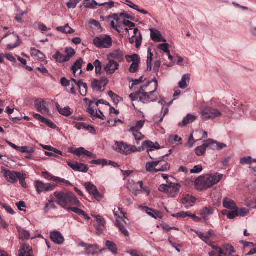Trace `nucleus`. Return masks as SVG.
Instances as JSON below:
<instances>
[{"instance_id":"1","label":"nucleus","mask_w":256,"mask_h":256,"mask_svg":"<svg viewBox=\"0 0 256 256\" xmlns=\"http://www.w3.org/2000/svg\"><path fill=\"white\" fill-rule=\"evenodd\" d=\"M54 196L56 198V202L66 210H68L70 206H80V200L72 192H56Z\"/></svg>"},{"instance_id":"2","label":"nucleus","mask_w":256,"mask_h":256,"mask_svg":"<svg viewBox=\"0 0 256 256\" xmlns=\"http://www.w3.org/2000/svg\"><path fill=\"white\" fill-rule=\"evenodd\" d=\"M150 157L154 161L146 163V170L147 172L156 173L160 172H166L170 169L169 164L164 160V156L156 158L150 154Z\"/></svg>"},{"instance_id":"3","label":"nucleus","mask_w":256,"mask_h":256,"mask_svg":"<svg viewBox=\"0 0 256 256\" xmlns=\"http://www.w3.org/2000/svg\"><path fill=\"white\" fill-rule=\"evenodd\" d=\"M223 174L217 173L211 175L200 176L196 180L195 184L200 186L205 190L211 188L217 184L222 178Z\"/></svg>"},{"instance_id":"4","label":"nucleus","mask_w":256,"mask_h":256,"mask_svg":"<svg viewBox=\"0 0 256 256\" xmlns=\"http://www.w3.org/2000/svg\"><path fill=\"white\" fill-rule=\"evenodd\" d=\"M113 148L118 152L125 155H128L136 151H141L140 148H136V146L129 145L123 142H116Z\"/></svg>"},{"instance_id":"5","label":"nucleus","mask_w":256,"mask_h":256,"mask_svg":"<svg viewBox=\"0 0 256 256\" xmlns=\"http://www.w3.org/2000/svg\"><path fill=\"white\" fill-rule=\"evenodd\" d=\"M93 44L99 48H109L112 46V40L110 36H100L94 38Z\"/></svg>"},{"instance_id":"6","label":"nucleus","mask_w":256,"mask_h":256,"mask_svg":"<svg viewBox=\"0 0 256 256\" xmlns=\"http://www.w3.org/2000/svg\"><path fill=\"white\" fill-rule=\"evenodd\" d=\"M201 114L202 119L204 120H207L220 117L222 116V113L217 109L208 107L202 110Z\"/></svg>"},{"instance_id":"7","label":"nucleus","mask_w":256,"mask_h":256,"mask_svg":"<svg viewBox=\"0 0 256 256\" xmlns=\"http://www.w3.org/2000/svg\"><path fill=\"white\" fill-rule=\"evenodd\" d=\"M79 246L84 248V250L87 254H92V256L94 254H98L104 250V249H102L98 251L99 248L97 244H87L84 242L80 243Z\"/></svg>"},{"instance_id":"8","label":"nucleus","mask_w":256,"mask_h":256,"mask_svg":"<svg viewBox=\"0 0 256 256\" xmlns=\"http://www.w3.org/2000/svg\"><path fill=\"white\" fill-rule=\"evenodd\" d=\"M35 186L37 192L40 194L42 192H49L54 190L56 186L50 184H44L40 181H36Z\"/></svg>"},{"instance_id":"9","label":"nucleus","mask_w":256,"mask_h":256,"mask_svg":"<svg viewBox=\"0 0 256 256\" xmlns=\"http://www.w3.org/2000/svg\"><path fill=\"white\" fill-rule=\"evenodd\" d=\"M68 165L73 170L82 172H86L88 170V166L84 164L76 162H68Z\"/></svg>"},{"instance_id":"10","label":"nucleus","mask_w":256,"mask_h":256,"mask_svg":"<svg viewBox=\"0 0 256 256\" xmlns=\"http://www.w3.org/2000/svg\"><path fill=\"white\" fill-rule=\"evenodd\" d=\"M108 60H113L116 61L118 64L122 62L124 60V53L122 51L116 50L110 53L107 56Z\"/></svg>"},{"instance_id":"11","label":"nucleus","mask_w":256,"mask_h":256,"mask_svg":"<svg viewBox=\"0 0 256 256\" xmlns=\"http://www.w3.org/2000/svg\"><path fill=\"white\" fill-rule=\"evenodd\" d=\"M141 150H144V148H147V152L150 155V152L155 150H158L160 148V146L158 142H153L150 140H146L143 142L142 144V148H140Z\"/></svg>"},{"instance_id":"12","label":"nucleus","mask_w":256,"mask_h":256,"mask_svg":"<svg viewBox=\"0 0 256 256\" xmlns=\"http://www.w3.org/2000/svg\"><path fill=\"white\" fill-rule=\"evenodd\" d=\"M84 186L86 188L90 194L92 195L96 199L102 198V196L99 192L96 187L94 184L90 182H86Z\"/></svg>"},{"instance_id":"13","label":"nucleus","mask_w":256,"mask_h":256,"mask_svg":"<svg viewBox=\"0 0 256 256\" xmlns=\"http://www.w3.org/2000/svg\"><path fill=\"white\" fill-rule=\"evenodd\" d=\"M109 62L104 67V70L108 74H113L116 70H118L119 64L118 62L113 60H108Z\"/></svg>"},{"instance_id":"14","label":"nucleus","mask_w":256,"mask_h":256,"mask_svg":"<svg viewBox=\"0 0 256 256\" xmlns=\"http://www.w3.org/2000/svg\"><path fill=\"white\" fill-rule=\"evenodd\" d=\"M92 216L96 218L98 223L97 225L95 226L96 232L98 234H100L102 232L105 228L106 221L100 215H92Z\"/></svg>"},{"instance_id":"15","label":"nucleus","mask_w":256,"mask_h":256,"mask_svg":"<svg viewBox=\"0 0 256 256\" xmlns=\"http://www.w3.org/2000/svg\"><path fill=\"white\" fill-rule=\"evenodd\" d=\"M4 176L11 183L14 184L18 181V177L20 176V172H15L9 170H4Z\"/></svg>"},{"instance_id":"16","label":"nucleus","mask_w":256,"mask_h":256,"mask_svg":"<svg viewBox=\"0 0 256 256\" xmlns=\"http://www.w3.org/2000/svg\"><path fill=\"white\" fill-rule=\"evenodd\" d=\"M50 237L52 240L56 244H62L64 242V238L58 231L55 230L50 232Z\"/></svg>"},{"instance_id":"17","label":"nucleus","mask_w":256,"mask_h":256,"mask_svg":"<svg viewBox=\"0 0 256 256\" xmlns=\"http://www.w3.org/2000/svg\"><path fill=\"white\" fill-rule=\"evenodd\" d=\"M180 186L179 184L170 182L168 196L172 198L176 197L180 192Z\"/></svg>"},{"instance_id":"18","label":"nucleus","mask_w":256,"mask_h":256,"mask_svg":"<svg viewBox=\"0 0 256 256\" xmlns=\"http://www.w3.org/2000/svg\"><path fill=\"white\" fill-rule=\"evenodd\" d=\"M35 106L38 111L42 114H46L49 112L48 108L46 106V102L42 99H38L35 102Z\"/></svg>"},{"instance_id":"19","label":"nucleus","mask_w":256,"mask_h":256,"mask_svg":"<svg viewBox=\"0 0 256 256\" xmlns=\"http://www.w3.org/2000/svg\"><path fill=\"white\" fill-rule=\"evenodd\" d=\"M32 248L24 243H22L19 250L18 256H33Z\"/></svg>"},{"instance_id":"20","label":"nucleus","mask_w":256,"mask_h":256,"mask_svg":"<svg viewBox=\"0 0 256 256\" xmlns=\"http://www.w3.org/2000/svg\"><path fill=\"white\" fill-rule=\"evenodd\" d=\"M153 94H150V92H144L141 90L140 95V100L144 104L149 103L151 102H154L156 98H153Z\"/></svg>"},{"instance_id":"21","label":"nucleus","mask_w":256,"mask_h":256,"mask_svg":"<svg viewBox=\"0 0 256 256\" xmlns=\"http://www.w3.org/2000/svg\"><path fill=\"white\" fill-rule=\"evenodd\" d=\"M131 58H132V63L130 66L129 71L132 73H134L138 70V66L140 62V59L138 55L136 54H132Z\"/></svg>"},{"instance_id":"22","label":"nucleus","mask_w":256,"mask_h":256,"mask_svg":"<svg viewBox=\"0 0 256 256\" xmlns=\"http://www.w3.org/2000/svg\"><path fill=\"white\" fill-rule=\"evenodd\" d=\"M150 38L156 42H166V40L162 36L161 33L158 30L153 28L150 29Z\"/></svg>"},{"instance_id":"23","label":"nucleus","mask_w":256,"mask_h":256,"mask_svg":"<svg viewBox=\"0 0 256 256\" xmlns=\"http://www.w3.org/2000/svg\"><path fill=\"white\" fill-rule=\"evenodd\" d=\"M34 117L38 120L40 122L45 124L48 127L55 129L56 128V124H55L52 121L44 118L39 114H34Z\"/></svg>"},{"instance_id":"24","label":"nucleus","mask_w":256,"mask_h":256,"mask_svg":"<svg viewBox=\"0 0 256 256\" xmlns=\"http://www.w3.org/2000/svg\"><path fill=\"white\" fill-rule=\"evenodd\" d=\"M56 108L58 112L65 116H69L72 114V110H71L69 106H66L64 108H62L58 103L56 104Z\"/></svg>"},{"instance_id":"25","label":"nucleus","mask_w":256,"mask_h":256,"mask_svg":"<svg viewBox=\"0 0 256 256\" xmlns=\"http://www.w3.org/2000/svg\"><path fill=\"white\" fill-rule=\"evenodd\" d=\"M84 62L82 58H80L72 66V72L74 73V74L75 76H80L82 73V70H80V72L79 73L76 74V72L78 69H81L82 66V64Z\"/></svg>"},{"instance_id":"26","label":"nucleus","mask_w":256,"mask_h":256,"mask_svg":"<svg viewBox=\"0 0 256 256\" xmlns=\"http://www.w3.org/2000/svg\"><path fill=\"white\" fill-rule=\"evenodd\" d=\"M196 120V116L191 114H188L184 117L182 122L179 123L178 126L180 127L184 126L188 124L194 122Z\"/></svg>"},{"instance_id":"27","label":"nucleus","mask_w":256,"mask_h":256,"mask_svg":"<svg viewBox=\"0 0 256 256\" xmlns=\"http://www.w3.org/2000/svg\"><path fill=\"white\" fill-rule=\"evenodd\" d=\"M223 206L224 208L229 210H235L238 208L234 202L228 198H225L223 200Z\"/></svg>"},{"instance_id":"28","label":"nucleus","mask_w":256,"mask_h":256,"mask_svg":"<svg viewBox=\"0 0 256 256\" xmlns=\"http://www.w3.org/2000/svg\"><path fill=\"white\" fill-rule=\"evenodd\" d=\"M30 52L32 56H34L38 58L39 60L42 62L46 58L44 55L39 50L35 48H32Z\"/></svg>"},{"instance_id":"29","label":"nucleus","mask_w":256,"mask_h":256,"mask_svg":"<svg viewBox=\"0 0 256 256\" xmlns=\"http://www.w3.org/2000/svg\"><path fill=\"white\" fill-rule=\"evenodd\" d=\"M224 210L222 211V214L224 216H226L229 219H234L236 216H238V208L235 210Z\"/></svg>"},{"instance_id":"30","label":"nucleus","mask_w":256,"mask_h":256,"mask_svg":"<svg viewBox=\"0 0 256 256\" xmlns=\"http://www.w3.org/2000/svg\"><path fill=\"white\" fill-rule=\"evenodd\" d=\"M193 232H194L197 236L204 242H206L208 245H211V240L208 238V236L205 235L202 232L199 230H192Z\"/></svg>"},{"instance_id":"31","label":"nucleus","mask_w":256,"mask_h":256,"mask_svg":"<svg viewBox=\"0 0 256 256\" xmlns=\"http://www.w3.org/2000/svg\"><path fill=\"white\" fill-rule=\"evenodd\" d=\"M52 58L56 60V62L59 63H63L64 62H68V58L66 57L65 56L62 54L59 51L53 55Z\"/></svg>"},{"instance_id":"32","label":"nucleus","mask_w":256,"mask_h":256,"mask_svg":"<svg viewBox=\"0 0 256 256\" xmlns=\"http://www.w3.org/2000/svg\"><path fill=\"white\" fill-rule=\"evenodd\" d=\"M190 75L188 74L183 75L181 80L178 82V86L182 89H185L187 86L186 80L189 82Z\"/></svg>"},{"instance_id":"33","label":"nucleus","mask_w":256,"mask_h":256,"mask_svg":"<svg viewBox=\"0 0 256 256\" xmlns=\"http://www.w3.org/2000/svg\"><path fill=\"white\" fill-rule=\"evenodd\" d=\"M142 36L141 34H139L138 37H136V36H133L132 38H130V42L131 44H134V42H136V48H138L142 44Z\"/></svg>"},{"instance_id":"34","label":"nucleus","mask_w":256,"mask_h":256,"mask_svg":"<svg viewBox=\"0 0 256 256\" xmlns=\"http://www.w3.org/2000/svg\"><path fill=\"white\" fill-rule=\"evenodd\" d=\"M18 231L20 234V238L22 240H28L30 238L29 231L26 230L22 228H18Z\"/></svg>"},{"instance_id":"35","label":"nucleus","mask_w":256,"mask_h":256,"mask_svg":"<svg viewBox=\"0 0 256 256\" xmlns=\"http://www.w3.org/2000/svg\"><path fill=\"white\" fill-rule=\"evenodd\" d=\"M100 3H98L95 0H84L83 2L84 6L86 8H93L96 6H99V4Z\"/></svg>"},{"instance_id":"36","label":"nucleus","mask_w":256,"mask_h":256,"mask_svg":"<svg viewBox=\"0 0 256 256\" xmlns=\"http://www.w3.org/2000/svg\"><path fill=\"white\" fill-rule=\"evenodd\" d=\"M78 86L79 88V91L80 94L82 96H85L88 90V86L85 82H81L78 84Z\"/></svg>"},{"instance_id":"37","label":"nucleus","mask_w":256,"mask_h":256,"mask_svg":"<svg viewBox=\"0 0 256 256\" xmlns=\"http://www.w3.org/2000/svg\"><path fill=\"white\" fill-rule=\"evenodd\" d=\"M208 147V146L206 144V143H204L202 145L198 146L195 149L196 150V154L198 156H201L204 155L206 150V148Z\"/></svg>"},{"instance_id":"38","label":"nucleus","mask_w":256,"mask_h":256,"mask_svg":"<svg viewBox=\"0 0 256 256\" xmlns=\"http://www.w3.org/2000/svg\"><path fill=\"white\" fill-rule=\"evenodd\" d=\"M92 87L94 89L96 90L102 92L104 90V88L102 89L104 87L102 84L100 82V81L98 80L94 79L93 80L92 84Z\"/></svg>"},{"instance_id":"39","label":"nucleus","mask_w":256,"mask_h":256,"mask_svg":"<svg viewBox=\"0 0 256 256\" xmlns=\"http://www.w3.org/2000/svg\"><path fill=\"white\" fill-rule=\"evenodd\" d=\"M130 132H132V135L137 141V144H138V141L142 140L144 138V136L140 132L139 130L130 129Z\"/></svg>"},{"instance_id":"40","label":"nucleus","mask_w":256,"mask_h":256,"mask_svg":"<svg viewBox=\"0 0 256 256\" xmlns=\"http://www.w3.org/2000/svg\"><path fill=\"white\" fill-rule=\"evenodd\" d=\"M152 82H154L155 83V88L153 91L150 92V94H153L156 90L158 87V81L156 80V78H154L152 81L148 82L146 84L141 86L142 90L144 91L146 88H147Z\"/></svg>"},{"instance_id":"41","label":"nucleus","mask_w":256,"mask_h":256,"mask_svg":"<svg viewBox=\"0 0 256 256\" xmlns=\"http://www.w3.org/2000/svg\"><path fill=\"white\" fill-rule=\"evenodd\" d=\"M14 39L16 40V42L14 44H10L7 45V49L8 50H11L12 48H16L20 44H21V40H20L18 36L16 35H14L13 36Z\"/></svg>"},{"instance_id":"42","label":"nucleus","mask_w":256,"mask_h":256,"mask_svg":"<svg viewBox=\"0 0 256 256\" xmlns=\"http://www.w3.org/2000/svg\"><path fill=\"white\" fill-rule=\"evenodd\" d=\"M106 245L108 248L114 254L117 253L116 245L113 242L109 240L106 242Z\"/></svg>"},{"instance_id":"43","label":"nucleus","mask_w":256,"mask_h":256,"mask_svg":"<svg viewBox=\"0 0 256 256\" xmlns=\"http://www.w3.org/2000/svg\"><path fill=\"white\" fill-rule=\"evenodd\" d=\"M116 224L119 228L120 231L124 234L126 236H129V232L126 230L123 224H121L118 220H116Z\"/></svg>"},{"instance_id":"44","label":"nucleus","mask_w":256,"mask_h":256,"mask_svg":"<svg viewBox=\"0 0 256 256\" xmlns=\"http://www.w3.org/2000/svg\"><path fill=\"white\" fill-rule=\"evenodd\" d=\"M214 211L212 208L205 207L200 210V213L202 216H208L213 214Z\"/></svg>"},{"instance_id":"45","label":"nucleus","mask_w":256,"mask_h":256,"mask_svg":"<svg viewBox=\"0 0 256 256\" xmlns=\"http://www.w3.org/2000/svg\"><path fill=\"white\" fill-rule=\"evenodd\" d=\"M108 95L112 100L113 102L116 104H118L120 100H122V98L113 92L112 91H110L108 92Z\"/></svg>"},{"instance_id":"46","label":"nucleus","mask_w":256,"mask_h":256,"mask_svg":"<svg viewBox=\"0 0 256 256\" xmlns=\"http://www.w3.org/2000/svg\"><path fill=\"white\" fill-rule=\"evenodd\" d=\"M207 146H208V148H210L213 150H218V142L214 141L212 139H209L208 141V142H206Z\"/></svg>"},{"instance_id":"47","label":"nucleus","mask_w":256,"mask_h":256,"mask_svg":"<svg viewBox=\"0 0 256 256\" xmlns=\"http://www.w3.org/2000/svg\"><path fill=\"white\" fill-rule=\"evenodd\" d=\"M94 65L96 68V74H100L101 71H102V62L98 60H96L94 62Z\"/></svg>"},{"instance_id":"48","label":"nucleus","mask_w":256,"mask_h":256,"mask_svg":"<svg viewBox=\"0 0 256 256\" xmlns=\"http://www.w3.org/2000/svg\"><path fill=\"white\" fill-rule=\"evenodd\" d=\"M65 52L66 54V55L65 56L66 57L68 58V61H69L70 58H72L76 54L74 50L71 48H66L65 50Z\"/></svg>"},{"instance_id":"49","label":"nucleus","mask_w":256,"mask_h":256,"mask_svg":"<svg viewBox=\"0 0 256 256\" xmlns=\"http://www.w3.org/2000/svg\"><path fill=\"white\" fill-rule=\"evenodd\" d=\"M224 249L225 250L224 253H226V255H232V253L235 252L234 248L232 246L230 245H226L224 246Z\"/></svg>"},{"instance_id":"50","label":"nucleus","mask_w":256,"mask_h":256,"mask_svg":"<svg viewBox=\"0 0 256 256\" xmlns=\"http://www.w3.org/2000/svg\"><path fill=\"white\" fill-rule=\"evenodd\" d=\"M84 148L80 147L78 148L75 149L74 150H69V152L70 153L74 154L78 156H80L82 154H84Z\"/></svg>"},{"instance_id":"51","label":"nucleus","mask_w":256,"mask_h":256,"mask_svg":"<svg viewBox=\"0 0 256 256\" xmlns=\"http://www.w3.org/2000/svg\"><path fill=\"white\" fill-rule=\"evenodd\" d=\"M82 0H70V2H67L66 6L68 8H76L78 4Z\"/></svg>"},{"instance_id":"52","label":"nucleus","mask_w":256,"mask_h":256,"mask_svg":"<svg viewBox=\"0 0 256 256\" xmlns=\"http://www.w3.org/2000/svg\"><path fill=\"white\" fill-rule=\"evenodd\" d=\"M168 184H161L158 190L162 192L168 194V188H169V183L170 182L167 181Z\"/></svg>"},{"instance_id":"53","label":"nucleus","mask_w":256,"mask_h":256,"mask_svg":"<svg viewBox=\"0 0 256 256\" xmlns=\"http://www.w3.org/2000/svg\"><path fill=\"white\" fill-rule=\"evenodd\" d=\"M91 164H94L106 166L108 164V160L106 159H99L98 160H93L91 162Z\"/></svg>"},{"instance_id":"54","label":"nucleus","mask_w":256,"mask_h":256,"mask_svg":"<svg viewBox=\"0 0 256 256\" xmlns=\"http://www.w3.org/2000/svg\"><path fill=\"white\" fill-rule=\"evenodd\" d=\"M210 246L212 248V249L218 252V253L219 254V256H226V253H224V250H222L220 247L212 244V242L211 245Z\"/></svg>"},{"instance_id":"55","label":"nucleus","mask_w":256,"mask_h":256,"mask_svg":"<svg viewBox=\"0 0 256 256\" xmlns=\"http://www.w3.org/2000/svg\"><path fill=\"white\" fill-rule=\"evenodd\" d=\"M252 163V158L251 156L244 157L240 158V164H250Z\"/></svg>"},{"instance_id":"56","label":"nucleus","mask_w":256,"mask_h":256,"mask_svg":"<svg viewBox=\"0 0 256 256\" xmlns=\"http://www.w3.org/2000/svg\"><path fill=\"white\" fill-rule=\"evenodd\" d=\"M145 123L144 120H140L136 122V125L132 127L130 129H134L136 130H140L141 129Z\"/></svg>"},{"instance_id":"57","label":"nucleus","mask_w":256,"mask_h":256,"mask_svg":"<svg viewBox=\"0 0 256 256\" xmlns=\"http://www.w3.org/2000/svg\"><path fill=\"white\" fill-rule=\"evenodd\" d=\"M249 210L245 208H242L240 210L238 208V216H246Z\"/></svg>"},{"instance_id":"58","label":"nucleus","mask_w":256,"mask_h":256,"mask_svg":"<svg viewBox=\"0 0 256 256\" xmlns=\"http://www.w3.org/2000/svg\"><path fill=\"white\" fill-rule=\"evenodd\" d=\"M42 176L49 180H52L54 182V178H56V176H52L48 172H42Z\"/></svg>"},{"instance_id":"59","label":"nucleus","mask_w":256,"mask_h":256,"mask_svg":"<svg viewBox=\"0 0 256 256\" xmlns=\"http://www.w3.org/2000/svg\"><path fill=\"white\" fill-rule=\"evenodd\" d=\"M202 170V167L201 165L196 166L194 168L190 170V172L191 174H198Z\"/></svg>"},{"instance_id":"60","label":"nucleus","mask_w":256,"mask_h":256,"mask_svg":"<svg viewBox=\"0 0 256 256\" xmlns=\"http://www.w3.org/2000/svg\"><path fill=\"white\" fill-rule=\"evenodd\" d=\"M141 90H142L140 88L138 92H137L135 93L131 94L130 95V98L132 101H134L138 100V98L140 99V95Z\"/></svg>"},{"instance_id":"61","label":"nucleus","mask_w":256,"mask_h":256,"mask_svg":"<svg viewBox=\"0 0 256 256\" xmlns=\"http://www.w3.org/2000/svg\"><path fill=\"white\" fill-rule=\"evenodd\" d=\"M122 2L134 10H137L138 6L129 0H124Z\"/></svg>"},{"instance_id":"62","label":"nucleus","mask_w":256,"mask_h":256,"mask_svg":"<svg viewBox=\"0 0 256 256\" xmlns=\"http://www.w3.org/2000/svg\"><path fill=\"white\" fill-rule=\"evenodd\" d=\"M25 176L22 174L20 173V176L18 177V180H19L20 183L24 188H26V184L25 182Z\"/></svg>"},{"instance_id":"63","label":"nucleus","mask_w":256,"mask_h":256,"mask_svg":"<svg viewBox=\"0 0 256 256\" xmlns=\"http://www.w3.org/2000/svg\"><path fill=\"white\" fill-rule=\"evenodd\" d=\"M168 46L169 44H162L158 45V48L164 52H168Z\"/></svg>"},{"instance_id":"64","label":"nucleus","mask_w":256,"mask_h":256,"mask_svg":"<svg viewBox=\"0 0 256 256\" xmlns=\"http://www.w3.org/2000/svg\"><path fill=\"white\" fill-rule=\"evenodd\" d=\"M122 24L124 25L128 26L130 27V30H132L134 27H135L136 24L134 23L131 22L130 21L128 20H124V22H122Z\"/></svg>"}]
</instances>
